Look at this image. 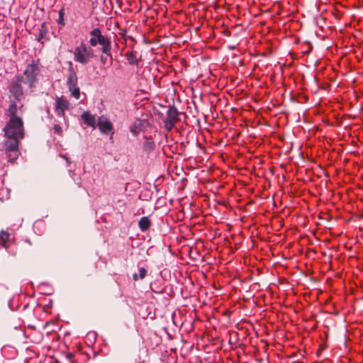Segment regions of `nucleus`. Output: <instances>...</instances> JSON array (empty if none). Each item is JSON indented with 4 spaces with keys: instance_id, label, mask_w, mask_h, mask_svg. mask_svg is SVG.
Segmentation results:
<instances>
[{
    "instance_id": "1",
    "label": "nucleus",
    "mask_w": 363,
    "mask_h": 363,
    "mask_svg": "<svg viewBox=\"0 0 363 363\" xmlns=\"http://www.w3.org/2000/svg\"><path fill=\"white\" fill-rule=\"evenodd\" d=\"M6 140L4 143L10 160H15L18 156L19 140L24 138V128L22 119H9L4 129Z\"/></svg>"
},
{
    "instance_id": "2",
    "label": "nucleus",
    "mask_w": 363,
    "mask_h": 363,
    "mask_svg": "<svg viewBox=\"0 0 363 363\" xmlns=\"http://www.w3.org/2000/svg\"><path fill=\"white\" fill-rule=\"evenodd\" d=\"M91 38L89 43L91 46L102 45L101 50L104 54H108L111 50L110 41L102 35L99 28H96L90 32Z\"/></svg>"
},
{
    "instance_id": "3",
    "label": "nucleus",
    "mask_w": 363,
    "mask_h": 363,
    "mask_svg": "<svg viewBox=\"0 0 363 363\" xmlns=\"http://www.w3.org/2000/svg\"><path fill=\"white\" fill-rule=\"evenodd\" d=\"M74 60L82 64H87L94 56V50L84 43L75 48L74 51Z\"/></svg>"
},
{
    "instance_id": "4",
    "label": "nucleus",
    "mask_w": 363,
    "mask_h": 363,
    "mask_svg": "<svg viewBox=\"0 0 363 363\" xmlns=\"http://www.w3.org/2000/svg\"><path fill=\"white\" fill-rule=\"evenodd\" d=\"M38 74V68L35 65H28L25 71L23 77V84L32 88L36 82V76Z\"/></svg>"
},
{
    "instance_id": "5",
    "label": "nucleus",
    "mask_w": 363,
    "mask_h": 363,
    "mask_svg": "<svg viewBox=\"0 0 363 363\" xmlns=\"http://www.w3.org/2000/svg\"><path fill=\"white\" fill-rule=\"evenodd\" d=\"M67 85L72 96L76 99H79L80 97V90L77 86V77L73 69H69Z\"/></svg>"
},
{
    "instance_id": "6",
    "label": "nucleus",
    "mask_w": 363,
    "mask_h": 363,
    "mask_svg": "<svg viewBox=\"0 0 363 363\" xmlns=\"http://www.w3.org/2000/svg\"><path fill=\"white\" fill-rule=\"evenodd\" d=\"M23 77H18L16 81L11 85L10 89L11 93L17 100H19L23 95Z\"/></svg>"
},
{
    "instance_id": "7",
    "label": "nucleus",
    "mask_w": 363,
    "mask_h": 363,
    "mask_svg": "<svg viewBox=\"0 0 363 363\" xmlns=\"http://www.w3.org/2000/svg\"><path fill=\"white\" fill-rule=\"evenodd\" d=\"M97 125L102 133L108 134L113 133V125L111 122L104 117H99L98 119Z\"/></svg>"
},
{
    "instance_id": "8",
    "label": "nucleus",
    "mask_w": 363,
    "mask_h": 363,
    "mask_svg": "<svg viewBox=\"0 0 363 363\" xmlns=\"http://www.w3.org/2000/svg\"><path fill=\"white\" fill-rule=\"evenodd\" d=\"M21 113V109H18L16 104L11 102L6 111V115L9 117V119H22Z\"/></svg>"
},
{
    "instance_id": "9",
    "label": "nucleus",
    "mask_w": 363,
    "mask_h": 363,
    "mask_svg": "<svg viewBox=\"0 0 363 363\" xmlns=\"http://www.w3.org/2000/svg\"><path fill=\"white\" fill-rule=\"evenodd\" d=\"M68 102L66 99L63 98H58L56 101L55 106V111L57 114L60 116H62L64 115V111L66 108H67Z\"/></svg>"
},
{
    "instance_id": "10",
    "label": "nucleus",
    "mask_w": 363,
    "mask_h": 363,
    "mask_svg": "<svg viewBox=\"0 0 363 363\" xmlns=\"http://www.w3.org/2000/svg\"><path fill=\"white\" fill-rule=\"evenodd\" d=\"M178 112L176 108H170L167 111V125L169 123L170 127H173L175 123L177 121Z\"/></svg>"
},
{
    "instance_id": "11",
    "label": "nucleus",
    "mask_w": 363,
    "mask_h": 363,
    "mask_svg": "<svg viewBox=\"0 0 363 363\" xmlns=\"http://www.w3.org/2000/svg\"><path fill=\"white\" fill-rule=\"evenodd\" d=\"M82 118L83 119L84 122L86 123L87 125L94 127L96 124V119L95 117L90 114L89 112H84L82 114Z\"/></svg>"
},
{
    "instance_id": "12",
    "label": "nucleus",
    "mask_w": 363,
    "mask_h": 363,
    "mask_svg": "<svg viewBox=\"0 0 363 363\" xmlns=\"http://www.w3.org/2000/svg\"><path fill=\"white\" fill-rule=\"evenodd\" d=\"M150 224V220L147 217H143L138 223L139 228L142 231L149 229Z\"/></svg>"
},
{
    "instance_id": "13",
    "label": "nucleus",
    "mask_w": 363,
    "mask_h": 363,
    "mask_svg": "<svg viewBox=\"0 0 363 363\" xmlns=\"http://www.w3.org/2000/svg\"><path fill=\"white\" fill-rule=\"evenodd\" d=\"M274 146L281 147L284 143V137L281 133H277L274 131Z\"/></svg>"
},
{
    "instance_id": "14",
    "label": "nucleus",
    "mask_w": 363,
    "mask_h": 363,
    "mask_svg": "<svg viewBox=\"0 0 363 363\" xmlns=\"http://www.w3.org/2000/svg\"><path fill=\"white\" fill-rule=\"evenodd\" d=\"M9 234L6 231L0 233V243L3 247H6L7 241L9 240Z\"/></svg>"
},
{
    "instance_id": "15",
    "label": "nucleus",
    "mask_w": 363,
    "mask_h": 363,
    "mask_svg": "<svg viewBox=\"0 0 363 363\" xmlns=\"http://www.w3.org/2000/svg\"><path fill=\"white\" fill-rule=\"evenodd\" d=\"M274 94H276L277 95H280L281 97H282V96L284 94V89L283 87H278L276 89L275 91H274Z\"/></svg>"
},
{
    "instance_id": "16",
    "label": "nucleus",
    "mask_w": 363,
    "mask_h": 363,
    "mask_svg": "<svg viewBox=\"0 0 363 363\" xmlns=\"http://www.w3.org/2000/svg\"><path fill=\"white\" fill-rule=\"evenodd\" d=\"M109 55H110V52L108 54H105V55L101 56V62L103 65H106L107 63Z\"/></svg>"
},
{
    "instance_id": "17",
    "label": "nucleus",
    "mask_w": 363,
    "mask_h": 363,
    "mask_svg": "<svg viewBox=\"0 0 363 363\" xmlns=\"http://www.w3.org/2000/svg\"><path fill=\"white\" fill-rule=\"evenodd\" d=\"M146 270L144 268H140V270H139V277L140 279H143L145 278V277L146 276Z\"/></svg>"
},
{
    "instance_id": "18",
    "label": "nucleus",
    "mask_w": 363,
    "mask_h": 363,
    "mask_svg": "<svg viewBox=\"0 0 363 363\" xmlns=\"http://www.w3.org/2000/svg\"><path fill=\"white\" fill-rule=\"evenodd\" d=\"M54 130L56 133L60 134L62 133V128L60 125L56 124L54 126Z\"/></svg>"
},
{
    "instance_id": "19",
    "label": "nucleus",
    "mask_w": 363,
    "mask_h": 363,
    "mask_svg": "<svg viewBox=\"0 0 363 363\" xmlns=\"http://www.w3.org/2000/svg\"><path fill=\"white\" fill-rule=\"evenodd\" d=\"M304 45H306V46L307 47V49H306V50H304L303 51V53H308V52H309L311 50V49H312V46H311V45L310 43H305V44H304Z\"/></svg>"
},
{
    "instance_id": "20",
    "label": "nucleus",
    "mask_w": 363,
    "mask_h": 363,
    "mask_svg": "<svg viewBox=\"0 0 363 363\" xmlns=\"http://www.w3.org/2000/svg\"><path fill=\"white\" fill-rule=\"evenodd\" d=\"M284 335V333L283 331H281V330H277L276 332V333L274 335V340H275L276 338H277L279 335Z\"/></svg>"
},
{
    "instance_id": "21",
    "label": "nucleus",
    "mask_w": 363,
    "mask_h": 363,
    "mask_svg": "<svg viewBox=\"0 0 363 363\" xmlns=\"http://www.w3.org/2000/svg\"><path fill=\"white\" fill-rule=\"evenodd\" d=\"M273 6H274V9H275L276 6H277L279 9H281V4H280V1L277 0L275 1H274V4H273Z\"/></svg>"
},
{
    "instance_id": "22",
    "label": "nucleus",
    "mask_w": 363,
    "mask_h": 363,
    "mask_svg": "<svg viewBox=\"0 0 363 363\" xmlns=\"http://www.w3.org/2000/svg\"><path fill=\"white\" fill-rule=\"evenodd\" d=\"M274 218H275V216H274ZM276 219L277 220V222L280 223V225L281 226L282 225H281V222L283 221V220L281 218H279V217H277Z\"/></svg>"
},
{
    "instance_id": "23",
    "label": "nucleus",
    "mask_w": 363,
    "mask_h": 363,
    "mask_svg": "<svg viewBox=\"0 0 363 363\" xmlns=\"http://www.w3.org/2000/svg\"><path fill=\"white\" fill-rule=\"evenodd\" d=\"M279 283L280 284H285L286 283V279H279Z\"/></svg>"
},
{
    "instance_id": "24",
    "label": "nucleus",
    "mask_w": 363,
    "mask_h": 363,
    "mask_svg": "<svg viewBox=\"0 0 363 363\" xmlns=\"http://www.w3.org/2000/svg\"><path fill=\"white\" fill-rule=\"evenodd\" d=\"M166 126H167V128L168 129H171L172 128V127H170V124L169 123L167 125V121L166 122Z\"/></svg>"
},
{
    "instance_id": "25",
    "label": "nucleus",
    "mask_w": 363,
    "mask_h": 363,
    "mask_svg": "<svg viewBox=\"0 0 363 363\" xmlns=\"http://www.w3.org/2000/svg\"><path fill=\"white\" fill-rule=\"evenodd\" d=\"M275 235H274V240H273V242H279V240H277L276 238H275Z\"/></svg>"
},
{
    "instance_id": "26",
    "label": "nucleus",
    "mask_w": 363,
    "mask_h": 363,
    "mask_svg": "<svg viewBox=\"0 0 363 363\" xmlns=\"http://www.w3.org/2000/svg\"><path fill=\"white\" fill-rule=\"evenodd\" d=\"M133 279H134L135 280H137V279H138L137 274H135V275L133 276Z\"/></svg>"
},
{
    "instance_id": "27",
    "label": "nucleus",
    "mask_w": 363,
    "mask_h": 363,
    "mask_svg": "<svg viewBox=\"0 0 363 363\" xmlns=\"http://www.w3.org/2000/svg\"><path fill=\"white\" fill-rule=\"evenodd\" d=\"M280 103H281V99L278 100V104H279Z\"/></svg>"
},
{
    "instance_id": "28",
    "label": "nucleus",
    "mask_w": 363,
    "mask_h": 363,
    "mask_svg": "<svg viewBox=\"0 0 363 363\" xmlns=\"http://www.w3.org/2000/svg\"><path fill=\"white\" fill-rule=\"evenodd\" d=\"M278 347H281V344L278 343Z\"/></svg>"
}]
</instances>
